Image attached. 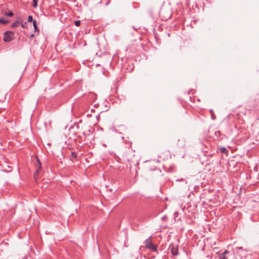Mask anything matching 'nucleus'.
Segmentation results:
<instances>
[{"label": "nucleus", "instance_id": "nucleus-1", "mask_svg": "<svg viewBox=\"0 0 259 259\" xmlns=\"http://www.w3.org/2000/svg\"><path fill=\"white\" fill-rule=\"evenodd\" d=\"M145 243L146 248L150 249L154 252L157 251V245L153 244L150 237L145 240Z\"/></svg>", "mask_w": 259, "mask_h": 259}, {"label": "nucleus", "instance_id": "nucleus-2", "mask_svg": "<svg viewBox=\"0 0 259 259\" xmlns=\"http://www.w3.org/2000/svg\"><path fill=\"white\" fill-rule=\"evenodd\" d=\"M14 33L12 31H6L4 34L3 40L5 42H10L13 39Z\"/></svg>", "mask_w": 259, "mask_h": 259}, {"label": "nucleus", "instance_id": "nucleus-3", "mask_svg": "<svg viewBox=\"0 0 259 259\" xmlns=\"http://www.w3.org/2000/svg\"><path fill=\"white\" fill-rule=\"evenodd\" d=\"M169 249L171 253L174 255H178L179 254L178 246L174 244H170Z\"/></svg>", "mask_w": 259, "mask_h": 259}, {"label": "nucleus", "instance_id": "nucleus-4", "mask_svg": "<svg viewBox=\"0 0 259 259\" xmlns=\"http://www.w3.org/2000/svg\"><path fill=\"white\" fill-rule=\"evenodd\" d=\"M21 23V18H19L17 19V20L12 24V27L13 28L18 27L20 24Z\"/></svg>", "mask_w": 259, "mask_h": 259}, {"label": "nucleus", "instance_id": "nucleus-5", "mask_svg": "<svg viewBox=\"0 0 259 259\" xmlns=\"http://www.w3.org/2000/svg\"><path fill=\"white\" fill-rule=\"evenodd\" d=\"M36 161L37 162V164H38V169L37 170V171L36 172L37 173L39 170L41 169V162H40V161L39 160V159L36 157Z\"/></svg>", "mask_w": 259, "mask_h": 259}, {"label": "nucleus", "instance_id": "nucleus-6", "mask_svg": "<svg viewBox=\"0 0 259 259\" xmlns=\"http://www.w3.org/2000/svg\"><path fill=\"white\" fill-rule=\"evenodd\" d=\"M33 27H34V31L38 32L39 31V29H38V28L37 27L36 20H34L33 21Z\"/></svg>", "mask_w": 259, "mask_h": 259}, {"label": "nucleus", "instance_id": "nucleus-7", "mask_svg": "<svg viewBox=\"0 0 259 259\" xmlns=\"http://www.w3.org/2000/svg\"><path fill=\"white\" fill-rule=\"evenodd\" d=\"M76 157V155L75 154V152H71V156L70 157V159L73 160L74 159H75Z\"/></svg>", "mask_w": 259, "mask_h": 259}, {"label": "nucleus", "instance_id": "nucleus-8", "mask_svg": "<svg viewBox=\"0 0 259 259\" xmlns=\"http://www.w3.org/2000/svg\"><path fill=\"white\" fill-rule=\"evenodd\" d=\"M20 25H21V26L22 28H25L26 27L27 22H23L22 20H21V23H20Z\"/></svg>", "mask_w": 259, "mask_h": 259}, {"label": "nucleus", "instance_id": "nucleus-9", "mask_svg": "<svg viewBox=\"0 0 259 259\" xmlns=\"http://www.w3.org/2000/svg\"><path fill=\"white\" fill-rule=\"evenodd\" d=\"M32 6L34 8H36L37 7V0H33Z\"/></svg>", "mask_w": 259, "mask_h": 259}, {"label": "nucleus", "instance_id": "nucleus-10", "mask_svg": "<svg viewBox=\"0 0 259 259\" xmlns=\"http://www.w3.org/2000/svg\"><path fill=\"white\" fill-rule=\"evenodd\" d=\"M5 15L7 17H12L13 16L14 14L12 12H10L9 13H6Z\"/></svg>", "mask_w": 259, "mask_h": 259}, {"label": "nucleus", "instance_id": "nucleus-11", "mask_svg": "<svg viewBox=\"0 0 259 259\" xmlns=\"http://www.w3.org/2000/svg\"><path fill=\"white\" fill-rule=\"evenodd\" d=\"M209 112H210V113L211 114L212 119H215V115H213V110L212 109H210L209 110Z\"/></svg>", "mask_w": 259, "mask_h": 259}, {"label": "nucleus", "instance_id": "nucleus-12", "mask_svg": "<svg viewBox=\"0 0 259 259\" xmlns=\"http://www.w3.org/2000/svg\"><path fill=\"white\" fill-rule=\"evenodd\" d=\"M0 23L5 24L8 23V20L0 18Z\"/></svg>", "mask_w": 259, "mask_h": 259}, {"label": "nucleus", "instance_id": "nucleus-13", "mask_svg": "<svg viewBox=\"0 0 259 259\" xmlns=\"http://www.w3.org/2000/svg\"><path fill=\"white\" fill-rule=\"evenodd\" d=\"M34 20H33V17L31 15L28 16V22H33Z\"/></svg>", "mask_w": 259, "mask_h": 259}, {"label": "nucleus", "instance_id": "nucleus-14", "mask_svg": "<svg viewBox=\"0 0 259 259\" xmlns=\"http://www.w3.org/2000/svg\"><path fill=\"white\" fill-rule=\"evenodd\" d=\"M219 259H227V257L226 255L221 253L220 255Z\"/></svg>", "mask_w": 259, "mask_h": 259}, {"label": "nucleus", "instance_id": "nucleus-15", "mask_svg": "<svg viewBox=\"0 0 259 259\" xmlns=\"http://www.w3.org/2000/svg\"><path fill=\"white\" fill-rule=\"evenodd\" d=\"M74 24H75V26H79L80 24V20L75 21L74 22Z\"/></svg>", "mask_w": 259, "mask_h": 259}, {"label": "nucleus", "instance_id": "nucleus-16", "mask_svg": "<svg viewBox=\"0 0 259 259\" xmlns=\"http://www.w3.org/2000/svg\"><path fill=\"white\" fill-rule=\"evenodd\" d=\"M177 182H185L186 183H187V181L186 180H185L184 179H180L177 180Z\"/></svg>", "mask_w": 259, "mask_h": 259}, {"label": "nucleus", "instance_id": "nucleus-17", "mask_svg": "<svg viewBox=\"0 0 259 259\" xmlns=\"http://www.w3.org/2000/svg\"><path fill=\"white\" fill-rule=\"evenodd\" d=\"M228 253H229V251H228V250H225L224 251V252L223 253H222V254H224V255H226V254H228Z\"/></svg>", "mask_w": 259, "mask_h": 259}, {"label": "nucleus", "instance_id": "nucleus-18", "mask_svg": "<svg viewBox=\"0 0 259 259\" xmlns=\"http://www.w3.org/2000/svg\"><path fill=\"white\" fill-rule=\"evenodd\" d=\"M225 151H227L226 149L225 148H223L222 151L224 152Z\"/></svg>", "mask_w": 259, "mask_h": 259}, {"label": "nucleus", "instance_id": "nucleus-19", "mask_svg": "<svg viewBox=\"0 0 259 259\" xmlns=\"http://www.w3.org/2000/svg\"><path fill=\"white\" fill-rule=\"evenodd\" d=\"M237 249H240V250H242V249H243V248H242V247H237Z\"/></svg>", "mask_w": 259, "mask_h": 259}, {"label": "nucleus", "instance_id": "nucleus-20", "mask_svg": "<svg viewBox=\"0 0 259 259\" xmlns=\"http://www.w3.org/2000/svg\"><path fill=\"white\" fill-rule=\"evenodd\" d=\"M31 37H34V34H32L30 36Z\"/></svg>", "mask_w": 259, "mask_h": 259}]
</instances>
